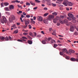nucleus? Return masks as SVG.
<instances>
[{
  "label": "nucleus",
  "mask_w": 78,
  "mask_h": 78,
  "mask_svg": "<svg viewBox=\"0 0 78 78\" xmlns=\"http://www.w3.org/2000/svg\"><path fill=\"white\" fill-rule=\"evenodd\" d=\"M52 5L53 6V7H55L56 6L55 4H53V3H52Z\"/></svg>",
  "instance_id": "obj_54"
},
{
  "label": "nucleus",
  "mask_w": 78,
  "mask_h": 78,
  "mask_svg": "<svg viewBox=\"0 0 78 78\" xmlns=\"http://www.w3.org/2000/svg\"><path fill=\"white\" fill-rule=\"evenodd\" d=\"M9 22L10 23H12V20H15V16L13 15H12L10 16V17L9 18Z\"/></svg>",
  "instance_id": "obj_3"
},
{
  "label": "nucleus",
  "mask_w": 78,
  "mask_h": 78,
  "mask_svg": "<svg viewBox=\"0 0 78 78\" xmlns=\"http://www.w3.org/2000/svg\"><path fill=\"white\" fill-rule=\"evenodd\" d=\"M31 22L33 24H34L35 23V22L34 21H31Z\"/></svg>",
  "instance_id": "obj_49"
},
{
  "label": "nucleus",
  "mask_w": 78,
  "mask_h": 78,
  "mask_svg": "<svg viewBox=\"0 0 78 78\" xmlns=\"http://www.w3.org/2000/svg\"><path fill=\"white\" fill-rule=\"evenodd\" d=\"M30 3L31 5L33 6H35V4L34 2H33L31 1L30 2Z\"/></svg>",
  "instance_id": "obj_18"
},
{
  "label": "nucleus",
  "mask_w": 78,
  "mask_h": 78,
  "mask_svg": "<svg viewBox=\"0 0 78 78\" xmlns=\"http://www.w3.org/2000/svg\"><path fill=\"white\" fill-rule=\"evenodd\" d=\"M9 38L10 41H12V37H10V36H9Z\"/></svg>",
  "instance_id": "obj_45"
},
{
  "label": "nucleus",
  "mask_w": 78,
  "mask_h": 78,
  "mask_svg": "<svg viewBox=\"0 0 78 78\" xmlns=\"http://www.w3.org/2000/svg\"><path fill=\"white\" fill-rule=\"evenodd\" d=\"M21 39L28 40V38H27L25 37H22V38H21Z\"/></svg>",
  "instance_id": "obj_32"
},
{
  "label": "nucleus",
  "mask_w": 78,
  "mask_h": 78,
  "mask_svg": "<svg viewBox=\"0 0 78 78\" xmlns=\"http://www.w3.org/2000/svg\"><path fill=\"white\" fill-rule=\"evenodd\" d=\"M74 35H78V33L77 32H74Z\"/></svg>",
  "instance_id": "obj_37"
},
{
  "label": "nucleus",
  "mask_w": 78,
  "mask_h": 78,
  "mask_svg": "<svg viewBox=\"0 0 78 78\" xmlns=\"http://www.w3.org/2000/svg\"><path fill=\"white\" fill-rule=\"evenodd\" d=\"M35 2H36L39 3L41 2L39 1H38V0H35Z\"/></svg>",
  "instance_id": "obj_39"
},
{
  "label": "nucleus",
  "mask_w": 78,
  "mask_h": 78,
  "mask_svg": "<svg viewBox=\"0 0 78 78\" xmlns=\"http://www.w3.org/2000/svg\"><path fill=\"white\" fill-rule=\"evenodd\" d=\"M30 16L29 15H26V17L27 18H29L30 17Z\"/></svg>",
  "instance_id": "obj_48"
},
{
  "label": "nucleus",
  "mask_w": 78,
  "mask_h": 78,
  "mask_svg": "<svg viewBox=\"0 0 78 78\" xmlns=\"http://www.w3.org/2000/svg\"><path fill=\"white\" fill-rule=\"evenodd\" d=\"M43 9H44V10H47V9H47V8L45 7V8H44Z\"/></svg>",
  "instance_id": "obj_52"
},
{
  "label": "nucleus",
  "mask_w": 78,
  "mask_h": 78,
  "mask_svg": "<svg viewBox=\"0 0 78 78\" xmlns=\"http://www.w3.org/2000/svg\"><path fill=\"white\" fill-rule=\"evenodd\" d=\"M18 7L19 8H21V9H22V7H21V5H18Z\"/></svg>",
  "instance_id": "obj_59"
},
{
  "label": "nucleus",
  "mask_w": 78,
  "mask_h": 78,
  "mask_svg": "<svg viewBox=\"0 0 78 78\" xmlns=\"http://www.w3.org/2000/svg\"><path fill=\"white\" fill-rule=\"evenodd\" d=\"M28 27H29V29H31V26L30 25H28Z\"/></svg>",
  "instance_id": "obj_43"
},
{
  "label": "nucleus",
  "mask_w": 78,
  "mask_h": 78,
  "mask_svg": "<svg viewBox=\"0 0 78 78\" xmlns=\"http://www.w3.org/2000/svg\"><path fill=\"white\" fill-rule=\"evenodd\" d=\"M28 43L30 44H31L33 43V42L30 40H28Z\"/></svg>",
  "instance_id": "obj_16"
},
{
  "label": "nucleus",
  "mask_w": 78,
  "mask_h": 78,
  "mask_svg": "<svg viewBox=\"0 0 78 78\" xmlns=\"http://www.w3.org/2000/svg\"><path fill=\"white\" fill-rule=\"evenodd\" d=\"M58 46V45L57 44H54V48H56Z\"/></svg>",
  "instance_id": "obj_36"
},
{
  "label": "nucleus",
  "mask_w": 78,
  "mask_h": 78,
  "mask_svg": "<svg viewBox=\"0 0 78 78\" xmlns=\"http://www.w3.org/2000/svg\"><path fill=\"white\" fill-rule=\"evenodd\" d=\"M61 52H63L64 53H66V54H68L69 55H70L71 53H69V52L67 51V50L66 48H63L62 49V51Z\"/></svg>",
  "instance_id": "obj_4"
},
{
  "label": "nucleus",
  "mask_w": 78,
  "mask_h": 78,
  "mask_svg": "<svg viewBox=\"0 0 78 78\" xmlns=\"http://www.w3.org/2000/svg\"><path fill=\"white\" fill-rule=\"evenodd\" d=\"M51 37H48V38H46V39H45V40H46V41H50L51 40Z\"/></svg>",
  "instance_id": "obj_27"
},
{
  "label": "nucleus",
  "mask_w": 78,
  "mask_h": 78,
  "mask_svg": "<svg viewBox=\"0 0 78 78\" xmlns=\"http://www.w3.org/2000/svg\"><path fill=\"white\" fill-rule=\"evenodd\" d=\"M26 5H27V6H30V3H29L27 2V3H26Z\"/></svg>",
  "instance_id": "obj_41"
},
{
  "label": "nucleus",
  "mask_w": 78,
  "mask_h": 78,
  "mask_svg": "<svg viewBox=\"0 0 78 78\" xmlns=\"http://www.w3.org/2000/svg\"><path fill=\"white\" fill-rule=\"evenodd\" d=\"M27 26H28V25L25 24V25H24V26H23V27L24 28H25L27 27Z\"/></svg>",
  "instance_id": "obj_38"
},
{
  "label": "nucleus",
  "mask_w": 78,
  "mask_h": 78,
  "mask_svg": "<svg viewBox=\"0 0 78 78\" xmlns=\"http://www.w3.org/2000/svg\"><path fill=\"white\" fill-rule=\"evenodd\" d=\"M63 4L66 6H67L68 5V6H71L73 5V3L70 2H68V1L67 0H64L63 3Z\"/></svg>",
  "instance_id": "obj_1"
},
{
  "label": "nucleus",
  "mask_w": 78,
  "mask_h": 78,
  "mask_svg": "<svg viewBox=\"0 0 78 78\" xmlns=\"http://www.w3.org/2000/svg\"><path fill=\"white\" fill-rule=\"evenodd\" d=\"M56 42L54 40H51V44H52L53 43H55Z\"/></svg>",
  "instance_id": "obj_15"
},
{
  "label": "nucleus",
  "mask_w": 78,
  "mask_h": 78,
  "mask_svg": "<svg viewBox=\"0 0 78 78\" xmlns=\"http://www.w3.org/2000/svg\"><path fill=\"white\" fill-rule=\"evenodd\" d=\"M76 27V30L78 31V26H77V27Z\"/></svg>",
  "instance_id": "obj_61"
},
{
  "label": "nucleus",
  "mask_w": 78,
  "mask_h": 78,
  "mask_svg": "<svg viewBox=\"0 0 78 78\" xmlns=\"http://www.w3.org/2000/svg\"><path fill=\"white\" fill-rule=\"evenodd\" d=\"M75 62H78V58H76V59L75 60Z\"/></svg>",
  "instance_id": "obj_64"
},
{
  "label": "nucleus",
  "mask_w": 78,
  "mask_h": 78,
  "mask_svg": "<svg viewBox=\"0 0 78 78\" xmlns=\"http://www.w3.org/2000/svg\"><path fill=\"white\" fill-rule=\"evenodd\" d=\"M21 17L20 18V20H21V22H23V20H22V18H23L24 17V16H23V15H21Z\"/></svg>",
  "instance_id": "obj_13"
},
{
  "label": "nucleus",
  "mask_w": 78,
  "mask_h": 78,
  "mask_svg": "<svg viewBox=\"0 0 78 78\" xmlns=\"http://www.w3.org/2000/svg\"><path fill=\"white\" fill-rule=\"evenodd\" d=\"M37 9V7H36L35 8H34L33 9L34 10H36Z\"/></svg>",
  "instance_id": "obj_63"
},
{
  "label": "nucleus",
  "mask_w": 78,
  "mask_h": 78,
  "mask_svg": "<svg viewBox=\"0 0 78 78\" xmlns=\"http://www.w3.org/2000/svg\"><path fill=\"white\" fill-rule=\"evenodd\" d=\"M63 22L64 23H68V21L67 20H64Z\"/></svg>",
  "instance_id": "obj_25"
},
{
  "label": "nucleus",
  "mask_w": 78,
  "mask_h": 78,
  "mask_svg": "<svg viewBox=\"0 0 78 78\" xmlns=\"http://www.w3.org/2000/svg\"><path fill=\"white\" fill-rule=\"evenodd\" d=\"M58 17H56L55 19H53V23H56L58 20Z\"/></svg>",
  "instance_id": "obj_8"
},
{
  "label": "nucleus",
  "mask_w": 78,
  "mask_h": 78,
  "mask_svg": "<svg viewBox=\"0 0 78 78\" xmlns=\"http://www.w3.org/2000/svg\"><path fill=\"white\" fill-rule=\"evenodd\" d=\"M52 15L54 16H56L57 15V13L56 12H53L52 13Z\"/></svg>",
  "instance_id": "obj_30"
},
{
  "label": "nucleus",
  "mask_w": 78,
  "mask_h": 78,
  "mask_svg": "<svg viewBox=\"0 0 78 78\" xmlns=\"http://www.w3.org/2000/svg\"><path fill=\"white\" fill-rule=\"evenodd\" d=\"M61 56H63V57H66L67 56H66V54H64L62 55H61Z\"/></svg>",
  "instance_id": "obj_57"
},
{
  "label": "nucleus",
  "mask_w": 78,
  "mask_h": 78,
  "mask_svg": "<svg viewBox=\"0 0 78 78\" xmlns=\"http://www.w3.org/2000/svg\"><path fill=\"white\" fill-rule=\"evenodd\" d=\"M66 57V59H69L70 58V57L69 56H66V57Z\"/></svg>",
  "instance_id": "obj_40"
},
{
  "label": "nucleus",
  "mask_w": 78,
  "mask_h": 78,
  "mask_svg": "<svg viewBox=\"0 0 78 78\" xmlns=\"http://www.w3.org/2000/svg\"><path fill=\"white\" fill-rule=\"evenodd\" d=\"M66 25L69 26L70 25L71 27L73 26V27H76L74 24H73L71 22L69 23H66Z\"/></svg>",
  "instance_id": "obj_5"
},
{
  "label": "nucleus",
  "mask_w": 78,
  "mask_h": 78,
  "mask_svg": "<svg viewBox=\"0 0 78 78\" xmlns=\"http://www.w3.org/2000/svg\"><path fill=\"white\" fill-rule=\"evenodd\" d=\"M14 33L15 34H16L18 33V30H15L13 31Z\"/></svg>",
  "instance_id": "obj_23"
},
{
  "label": "nucleus",
  "mask_w": 78,
  "mask_h": 78,
  "mask_svg": "<svg viewBox=\"0 0 78 78\" xmlns=\"http://www.w3.org/2000/svg\"><path fill=\"white\" fill-rule=\"evenodd\" d=\"M70 59L71 61L74 62H75V60H76V59H75L73 58H71Z\"/></svg>",
  "instance_id": "obj_19"
},
{
  "label": "nucleus",
  "mask_w": 78,
  "mask_h": 78,
  "mask_svg": "<svg viewBox=\"0 0 78 78\" xmlns=\"http://www.w3.org/2000/svg\"><path fill=\"white\" fill-rule=\"evenodd\" d=\"M68 16H69L70 18H73V17H74L73 15L71 13H69L68 14Z\"/></svg>",
  "instance_id": "obj_12"
},
{
  "label": "nucleus",
  "mask_w": 78,
  "mask_h": 78,
  "mask_svg": "<svg viewBox=\"0 0 78 78\" xmlns=\"http://www.w3.org/2000/svg\"><path fill=\"white\" fill-rule=\"evenodd\" d=\"M5 14H7V15H10V13L8 12H5Z\"/></svg>",
  "instance_id": "obj_50"
},
{
  "label": "nucleus",
  "mask_w": 78,
  "mask_h": 78,
  "mask_svg": "<svg viewBox=\"0 0 78 78\" xmlns=\"http://www.w3.org/2000/svg\"><path fill=\"white\" fill-rule=\"evenodd\" d=\"M60 17L62 19H63L64 17V16H60Z\"/></svg>",
  "instance_id": "obj_55"
},
{
  "label": "nucleus",
  "mask_w": 78,
  "mask_h": 78,
  "mask_svg": "<svg viewBox=\"0 0 78 78\" xmlns=\"http://www.w3.org/2000/svg\"><path fill=\"white\" fill-rule=\"evenodd\" d=\"M14 9V6L13 5H11L10 6V9Z\"/></svg>",
  "instance_id": "obj_17"
},
{
  "label": "nucleus",
  "mask_w": 78,
  "mask_h": 78,
  "mask_svg": "<svg viewBox=\"0 0 78 78\" xmlns=\"http://www.w3.org/2000/svg\"><path fill=\"white\" fill-rule=\"evenodd\" d=\"M34 36L36 37V36L37 34L36 32H34Z\"/></svg>",
  "instance_id": "obj_60"
},
{
  "label": "nucleus",
  "mask_w": 78,
  "mask_h": 78,
  "mask_svg": "<svg viewBox=\"0 0 78 78\" xmlns=\"http://www.w3.org/2000/svg\"><path fill=\"white\" fill-rule=\"evenodd\" d=\"M69 52L71 53H74L75 52L73 50L71 49H69Z\"/></svg>",
  "instance_id": "obj_14"
},
{
  "label": "nucleus",
  "mask_w": 78,
  "mask_h": 78,
  "mask_svg": "<svg viewBox=\"0 0 78 78\" xmlns=\"http://www.w3.org/2000/svg\"><path fill=\"white\" fill-rule=\"evenodd\" d=\"M52 35H56V32L55 31H53V33H52Z\"/></svg>",
  "instance_id": "obj_34"
},
{
  "label": "nucleus",
  "mask_w": 78,
  "mask_h": 78,
  "mask_svg": "<svg viewBox=\"0 0 78 78\" xmlns=\"http://www.w3.org/2000/svg\"><path fill=\"white\" fill-rule=\"evenodd\" d=\"M59 22L60 23H61L62 24H63L65 23L64 22V21H62V20H60Z\"/></svg>",
  "instance_id": "obj_33"
},
{
  "label": "nucleus",
  "mask_w": 78,
  "mask_h": 78,
  "mask_svg": "<svg viewBox=\"0 0 78 78\" xmlns=\"http://www.w3.org/2000/svg\"><path fill=\"white\" fill-rule=\"evenodd\" d=\"M29 20H24V22L25 25H28L29 24Z\"/></svg>",
  "instance_id": "obj_10"
},
{
  "label": "nucleus",
  "mask_w": 78,
  "mask_h": 78,
  "mask_svg": "<svg viewBox=\"0 0 78 78\" xmlns=\"http://www.w3.org/2000/svg\"><path fill=\"white\" fill-rule=\"evenodd\" d=\"M28 34L27 33H24L23 34L25 36L27 35H28Z\"/></svg>",
  "instance_id": "obj_42"
},
{
  "label": "nucleus",
  "mask_w": 78,
  "mask_h": 78,
  "mask_svg": "<svg viewBox=\"0 0 78 78\" xmlns=\"http://www.w3.org/2000/svg\"><path fill=\"white\" fill-rule=\"evenodd\" d=\"M1 5L2 7H3V3H2L1 4Z\"/></svg>",
  "instance_id": "obj_58"
},
{
  "label": "nucleus",
  "mask_w": 78,
  "mask_h": 78,
  "mask_svg": "<svg viewBox=\"0 0 78 78\" xmlns=\"http://www.w3.org/2000/svg\"><path fill=\"white\" fill-rule=\"evenodd\" d=\"M41 37V35H37V37Z\"/></svg>",
  "instance_id": "obj_56"
},
{
  "label": "nucleus",
  "mask_w": 78,
  "mask_h": 78,
  "mask_svg": "<svg viewBox=\"0 0 78 78\" xmlns=\"http://www.w3.org/2000/svg\"><path fill=\"white\" fill-rule=\"evenodd\" d=\"M54 16L53 15H50L48 16V19L49 20H51L52 19H53Z\"/></svg>",
  "instance_id": "obj_11"
},
{
  "label": "nucleus",
  "mask_w": 78,
  "mask_h": 78,
  "mask_svg": "<svg viewBox=\"0 0 78 78\" xmlns=\"http://www.w3.org/2000/svg\"><path fill=\"white\" fill-rule=\"evenodd\" d=\"M27 37H28V38L29 39H32L31 38V37L30 36H29V35H27Z\"/></svg>",
  "instance_id": "obj_46"
},
{
  "label": "nucleus",
  "mask_w": 78,
  "mask_h": 78,
  "mask_svg": "<svg viewBox=\"0 0 78 78\" xmlns=\"http://www.w3.org/2000/svg\"><path fill=\"white\" fill-rule=\"evenodd\" d=\"M44 23L45 24H47L48 23V21L47 20H44Z\"/></svg>",
  "instance_id": "obj_20"
},
{
  "label": "nucleus",
  "mask_w": 78,
  "mask_h": 78,
  "mask_svg": "<svg viewBox=\"0 0 78 78\" xmlns=\"http://www.w3.org/2000/svg\"><path fill=\"white\" fill-rule=\"evenodd\" d=\"M15 2L18 3H20V2L18 1V0H16V1H15Z\"/></svg>",
  "instance_id": "obj_44"
},
{
  "label": "nucleus",
  "mask_w": 78,
  "mask_h": 78,
  "mask_svg": "<svg viewBox=\"0 0 78 78\" xmlns=\"http://www.w3.org/2000/svg\"><path fill=\"white\" fill-rule=\"evenodd\" d=\"M76 27V26H72L70 27V31L72 32L74 31V28Z\"/></svg>",
  "instance_id": "obj_6"
},
{
  "label": "nucleus",
  "mask_w": 78,
  "mask_h": 78,
  "mask_svg": "<svg viewBox=\"0 0 78 78\" xmlns=\"http://www.w3.org/2000/svg\"><path fill=\"white\" fill-rule=\"evenodd\" d=\"M46 41H47L46 40H43L42 41V43H43V44H45Z\"/></svg>",
  "instance_id": "obj_21"
},
{
  "label": "nucleus",
  "mask_w": 78,
  "mask_h": 78,
  "mask_svg": "<svg viewBox=\"0 0 78 78\" xmlns=\"http://www.w3.org/2000/svg\"><path fill=\"white\" fill-rule=\"evenodd\" d=\"M5 39V37H2L1 38L0 40H1L2 41H3Z\"/></svg>",
  "instance_id": "obj_31"
},
{
  "label": "nucleus",
  "mask_w": 78,
  "mask_h": 78,
  "mask_svg": "<svg viewBox=\"0 0 78 78\" xmlns=\"http://www.w3.org/2000/svg\"><path fill=\"white\" fill-rule=\"evenodd\" d=\"M6 19L4 16H2V19H1V22L2 24H4V23H6Z\"/></svg>",
  "instance_id": "obj_2"
},
{
  "label": "nucleus",
  "mask_w": 78,
  "mask_h": 78,
  "mask_svg": "<svg viewBox=\"0 0 78 78\" xmlns=\"http://www.w3.org/2000/svg\"><path fill=\"white\" fill-rule=\"evenodd\" d=\"M63 53L64 52H59V55H62L65 54H64Z\"/></svg>",
  "instance_id": "obj_28"
},
{
  "label": "nucleus",
  "mask_w": 78,
  "mask_h": 78,
  "mask_svg": "<svg viewBox=\"0 0 78 78\" xmlns=\"http://www.w3.org/2000/svg\"><path fill=\"white\" fill-rule=\"evenodd\" d=\"M4 9H5V11H9V9H8V7H6L4 8Z\"/></svg>",
  "instance_id": "obj_24"
},
{
  "label": "nucleus",
  "mask_w": 78,
  "mask_h": 78,
  "mask_svg": "<svg viewBox=\"0 0 78 78\" xmlns=\"http://www.w3.org/2000/svg\"><path fill=\"white\" fill-rule=\"evenodd\" d=\"M5 40L6 41H8L9 40V37H5Z\"/></svg>",
  "instance_id": "obj_22"
},
{
  "label": "nucleus",
  "mask_w": 78,
  "mask_h": 78,
  "mask_svg": "<svg viewBox=\"0 0 78 78\" xmlns=\"http://www.w3.org/2000/svg\"><path fill=\"white\" fill-rule=\"evenodd\" d=\"M17 41L19 42H22V41L21 40H18Z\"/></svg>",
  "instance_id": "obj_53"
},
{
  "label": "nucleus",
  "mask_w": 78,
  "mask_h": 78,
  "mask_svg": "<svg viewBox=\"0 0 78 78\" xmlns=\"http://www.w3.org/2000/svg\"><path fill=\"white\" fill-rule=\"evenodd\" d=\"M67 19L69 21H71V18L69 17H67Z\"/></svg>",
  "instance_id": "obj_47"
},
{
  "label": "nucleus",
  "mask_w": 78,
  "mask_h": 78,
  "mask_svg": "<svg viewBox=\"0 0 78 78\" xmlns=\"http://www.w3.org/2000/svg\"><path fill=\"white\" fill-rule=\"evenodd\" d=\"M38 20L40 22H41L43 20V18L41 16H38L37 17Z\"/></svg>",
  "instance_id": "obj_7"
},
{
  "label": "nucleus",
  "mask_w": 78,
  "mask_h": 78,
  "mask_svg": "<svg viewBox=\"0 0 78 78\" xmlns=\"http://www.w3.org/2000/svg\"><path fill=\"white\" fill-rule=\"evenodd\" d=\"M4 5L5 6H8V5H9V3H8V2H5L4 3Z\"/></svg>",
  "instance_id": "obj_26"
},
{
  "label": "nucleus",
  "mask_w": 78,
  "mask_h": 78,
  "mask_svg": "<svg viewBox=\"0 0 78 78\" xmlns=\"http://www.w3.org/2000/svg\"><path fill=\"white\" fill-rule=\"evenodd\" d=\"M48 15V13H45V14H44V17H46V16H47V15Z\"/></svg>",
  "instance_id": "obj_29"
},
{
  "label": "nucleus",
  "mask_w": 78,
  "mask_h": 78,
  "mask_svg": "<svg viewBox=\"0 0 78 78\" xmlns=\"http://www.w3.org/2000/svg\"><path fill=\"white\" fill-rule=\"evenodd\" d=\"M63 0H57V1L56 2V3L57 4H60L62 3Z\"/></svg>",
  "instance_id": "obj_9"
},
{
  "label": "nucleus",
  "mask_w": 78,
  "mask_h": 78,
  "mask_svg": "<svg viewBox=\"0 0 78 78\" xmlns=\"http://www.w3.org/2000/svg\"><path fill=\"white\" fill-rule=\"evenodd\" d=\"M56 25H57V26H60V23H57V24H56Z\"/></svg>",
  "instance_id": "obj_51"
},
{
  "label": "nucleus",
  "mask_w": 78,
  "mask_h": 78,
  "mask_svg": "<svg viewBox=\"0 0 78 78\" xmlns=\"http://www.w3.org/2000/svg\"><path fill=\"white\" fill-rule=\"evenodd\" d=\"M71 18H72V19H73V20L76 19V17H71Z\"/></svg>",
  "instance_id": "obj_62"
},
{
  "label": "nucleus",
  "mask_w": 78,
  "mask_h": 78,
  "mask_svg": "<svg viewBox=\"0 0 78 78\" xmlns=\"http://www.w3.org/2000/svg\"><path fill=\"white\" fill-rule=\"evenodd\" d=\"M29 35H30V36L31 37H33V33H32L31 32H30L29 33Z\"/></svg>",
  "instance_id": "obj_35"
}]
</instances>
